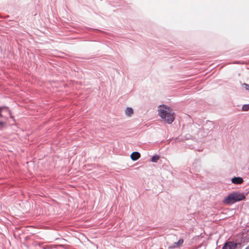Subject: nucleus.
Masks as SVG:
<instances>
[{
  "label": "nucleus",
  "instance_id": "obj_1",
  "mask_svg": "<svg viewBox=\"0 0 249 249\" xmlns=\"http://www.w3.org/2000/svg\"><path fill=\"white\" fill-rule=\"evenodd\" d=\"M158 113L161 118L168 124H172L175 120L174 113L166 106L160 105L158 109Z\"/></svg>",
  "mask_w": 249,
  "mask_h": 249
},
{
  "label": "nucleus",
  "instance_id": "obj_2",
  "mask_svg": "<svg viewBox=\"0 0 249 249\" xmlns=\"http://www.w3.org/2000/svg\"><path fill=\"white\" fill-rule=\"evenodd\" d=\"M245 196L238 192H233L229 194L223 200V202L228 205L232 204L236 202H238L245 199Z\"/></svg>",
  "mask_w": 249,
  "mask_h": 249
},
{
  "label": "nucleus",
  "instance_id": "obj_3",
  "mask_svg": "<svg viewBox=\"0 0 249 249\" xmlns=\"http://www.w3.org/2000/svg\"><path fill=\"white\" fill-rule=\"evenodd\" d=\"M237 246V244L233 241H228L226 242L222 249H235Z\"/></svg>",
  "mask_w": 249,
  "mask_h": 249
},
{
  "label": "nucleus",
  "instance_id": "obj_4",
  "mask_svg": "<svg viewBox=\"0 0 249 249\" xmlns=\"http://www.w3.org/2000/svg\"><path fill=\"white\" fill-rule=\"evenodd\" d=\"M232 183L235 184H241L243 182V179L241 177H234L231 179Z\"/></svg>",
  "mask_w": 249,
  "mask_h": 249
},
{
  "label": "nucleus",
  "instance_id": "obj_5",
  "mask_svg": "<svg viewBox=\"0 0 249 249\" xmlns=\"http://www.w3.org/2000/svg\"><path fill=\"white\" fill-rule=\"evenodd\" d=\"M141 157V155L138 152H133L130 156L131 159L133 161L138 160Z\"/></svg>",
  "mask_w": 249,
  "mask_h": 249
},
{
  "label": "nucleus",
  "instance_id": "obj_6",
  "mask_svg": "<svg viewBox=\"0 0 249 249\" xmlns=\"http://www.w3.org/2000/svg\"><path fill=\"white\" fill-rule=\"evenodd\" d=\"M183 243V239H179V240L178 242L174 243L173 245L172 246H170L169 247V249H171L179 247L182 245Z\"/></svg>",
  "mask_w": 249,
  "mask_h": 249
},
{
  "label": "nucleus",
  "instance_id": "obj_7",
  "mask_svg": "<svg viewBox=\"0 0 249 249\" xmlns=\"http://www.w3.org/2000/svg\"><path fill=\"white\" fill-rule=\"evenodd\" d=\"M125 114L127 116H131L133 114V110L131 107H127L125 110Z\"/></svg>",
  "mask_w": 249,
  "mask_h": 249
},
{
  "label": "nucleus",
  "instance_id": "obj_8",
  "mask_svg": "<svg viewBox=\"0 0 249 249\" xmlns=\"http://www.w3.org/2000/svg\"><path fill=\"white\" fill-rule=\"evenodd\" d=\"M159 158H160V156L159 155H155V156H153L151 158V160L153 162H157V161L158 160Z\"/></svg>",
  "mask_w": 249,
  "mask_h": 249
},
{
  "label": "nucleus",
  "instance_id": "obj_9",
  "mask_svg": "<svg viewBox=\"0 0 249 249\" xmlns=\"http://www.w3.org/2000/svg\"><path fill=\"white\" fill-rule=\"evenodd\" d=\"M242 110L243 111H248L249 110V105H244L242 107Z\"/></svg>",
  "mask_w": 249,
  "mask_h": 249
},
{
  "label": "nucleus",
  "instance_id": "obj_10",
  "mask_svg": "<svg viewBox=\"0 0 249 249\" xmlns=\"http://www.w3.org/2000/svg\"><path fill=\"white\" fill-rule=\"evenodd\" d=\"M243 86L247 89L249 91V85L246 83H244Z\"/></svg>",
  "mask_w": 249,
  "mask_h": 249
},
{
  "label": "nucleus",
  "instance_id": "obj_11",
  "mask_svg": "<svg viewBox=\"0 0 249 249\" xmlns=\"http://www.w3.org/2000/svg\"><path fill=\"white\" fill-rule=\"evenodd\" d=\"M1 112H2V108L0 107V118L2 117Z\"/></svg>",
  "mask_w": 249,
  "mask_h": 249
},
{
  "label": "nucleus",
  "instance_id": "obj_12",
  "mask_svg": "<svg viewBox=\"0 0 249 249\" xmlns=\"http://www.w3.org/2000/svg\"><path fill=\"white\" fill-rule=\"evenodd\" d=\"M4 124V123L2 121H0V125H3Z\"/></svg>",
  "mask_w": 249,
  "mask_h": 249
},
{
  "label": "nucleus",
  "instance_id": "obj_13",
  "mask_svg": "<svg viewBox=\"0 0 249 249\" xmlns=\"http://www.w3.org/2000/svg\"><path fill=\"white\" fill-rule=\"evenodd\" d=\"M246 249H249V245Z\"/></svg>",
  "mask_w": 249,
  "mask_h": 249
}]
</instances>
